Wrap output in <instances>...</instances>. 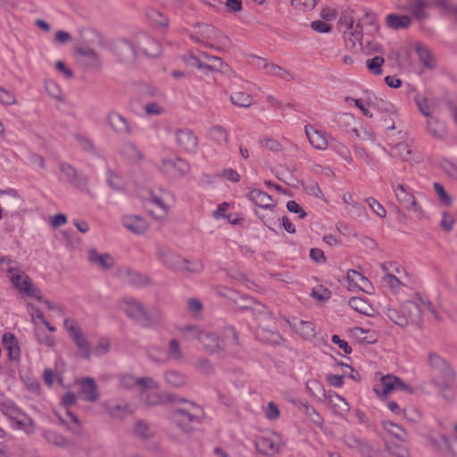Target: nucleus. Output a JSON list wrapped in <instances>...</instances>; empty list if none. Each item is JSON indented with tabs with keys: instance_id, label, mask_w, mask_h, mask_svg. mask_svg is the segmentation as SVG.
<instances>
[{
	"instance_id": "1",
	"label": "nucleus",
	"mask_w": 457,
	"mask_h": 457,
	"mask_svg": "<svg viewBox=\"0 0 457 457\" xmlns=\"http://www.w3.org/2000/svg\"><path fill=\"white\" fill-rule=\"evenodd\" d=\"M176 402L186 406L174 409L170 413L171 421L184 433L190 434L202 424L204 415V409L195 402L177 397Z\"/></svg>"
},
{
	"instance_id": "2",
	"label": "nucleus",
	"mask_w": 457,
	"mask_h": 457,
	"mask_svg": "<svg viewBox=\"0 0 457 457\" xmlns=\"http://www.w3.org/2000/svg\"><path fill=\"white\" fill-rule=\"evenodd\" d=\"M12 262L7 261L8 277L13 287L27 296L41 300L40 290L33 284L31 279L24 272L17 270L12 266Z\"/></svg>"
},
{
	"instance_id": "3",
	"label": "nucleus",
	"mask_w": 457,
	"mask_h": 457,
	"mask_svg": "<svg viewBox=\"0 0 457 457\" xmlns=\"http://www.w3.org/2000/svg\"><path fill=\"white\" fill-rule=\"evenodd\" d=\"M1 412L12 420L16 429L29 434L34 431L33 420L24 413L12 401L5 400L0 403Z\"/></svg>"
},
{
	"instance_id": "4",
	"label": "nucleus",
	"mask_w": 457,
	"mask_h": 457,
	"mask_svg": "<svg viewBox=\"0 0 457 457\" xmlns=\"http://www.w3.org/2000/svg\"><path fill=\"white\" fill-rule=\"evenodd\" d=\"M64 328L74 341L79 354L86 360H89L92 350L88 339L82 333L77 321L72 319H65L63 321Z\"/></svg>"
},
{
	"instance_id": "5",
	"label": "nucleus",
	"mask_w": 457,
	"mask_h": 457,
	"mask_svg": "<svg viewBox=\"0 0 457 457\" xmlns=\"http://www.w3.org/2000/svg\"><path fill=\"white\" fill-rule=\"evenodd\" d=\"M254 445L260 453L266 456H274L279 453L282 447V438L279 434L270 432L258 436L254 440Z\"/></svg>"
},
{
	"instance_id": "6",
	"label": "nucleus",
	"mask_w": 457,
	"mask_h": 457,
	"mask_svg": "<svg viewBox=\"0 0 457 457\" xmlns=\"http://www.w3.org/2000/svg\"><path fill=\"white\" fill-rule=\"evenodd\" d=\"M392 187L399 204L414 212L417 217L422 216V209L418 205L413 191L410 187L404 184H392Z\"/></svg>"
},
{
	"instance_id": "7",
	"label": "nucleus",
	"mask_w": 457,
	"mask_h": 457,
	"mask_svg": "<svg viewBox=\"0 0 457 457\" xmlns=\"http://www.w3.org/2000/svg\"><path fill=\"white\" fill-rule=\"evenodd\" d=\"M392 391H405L412 393L411 386L404 383L401 378L393 375H386L381 378L380 383L375 385L374 392L378 396H386Z\"/></svg>"
},
{
	"instance_id": "8",
	"label": "nucleus",
	"mask_w": 457,
	"mask_h": 457,
	"mask_svg": "<svg viewBox=\"0 0 457 457\" xmlns=\"http://www.w3.org/2000/svg\"><path fill=\"white\" fill-rule=\"evenodd\" d=\"M148 357L155 361L165 363L169 361H172L175 362H182L184 361L185 355L180 346L179 342L177 339H170L168 342L167 349L164 353H161V356L155 358L153 352L148 353Z\"/></svg>"
},
{
	"instance_id": "9",
	"label": "nucleus",
	"mask_w": 457,
	"mask_h": 457,
	"mask_svg": "<svg viewBox=\"0 0 457 457\" xmlns=\"http://www.w3.org/2000/svg\"><path fill=\"white\" fill-rule=\"evenodd\" d=\"M105 121L111 129L118 136L129 137L133 133L129 120L118 112L110 111L106 114Z\"/></svg>"
},
{
	"instance_id": "10",
	"label": "nucleus",
	"mask_w": 457,
	"mask_h": 457,
	"mask_svg": "<svg viewBox=\"0 0 457 457\" xmlns=\"http://www.w3.org/2000/svg\"><path fill=\"white\" fill-rule=\"evenodd\" d=\"M162 172L172 178L187 175L190 170L189 164L181 158L162 159L159 166Z\"/></svg>"
},
{
	"instance_id": "11",
	"label": "nucleus",
	"mask_w": 457,
	"mask_h": 457,
	"mask_svg": "<svg viewBox=\"0 0 457 457\" xmlns=\"http://www.w3.org/2000/svg\"><path fill=\"white\" fill-rule=\"evenodd\" d=\"M157 254L159 261L165 267L175 271H182L185 264L188 263L187 259L182 258L180 255L164 246H159L157 248Z\"/></svg>"
},
{
	"instance_id": "12",
	"label": "nucleus",
	"mask_w": 457,
	"mask_h": 457,
	"mask_svg": "<svg viewBox=\"0 0 457 457\" xmlns=\"http://www.w3.org/2000/svg\"><path fill=\"white\" fill-rule=\"evenodd\" d=\"M428 358L430 367L438 372L445 386L453 381L455 374L445 360L434 352H429Z\"/></svg>"
},
{
	"instance_id": "13",
	"label": "nucleus",
	"mask_w": 457,
	"mask_h": 457,
	"mask_svg": "<svg viewBox=\"0 0 457 457\" xmlns=\"http://www.w3.org/2000/svg\"><path fill=\"white\" fill-rule=\"evenodd\" d=\"M113 54L124 63H133L137 55L135 46L128 40L119 39L112 46Z\"/></svg>"
},
{
	"instance_id": "14",
	"label": "nucleus",
	"mask_w": 457,
	"mask_h": 457,
	"mask_svg": "<svg viewBox=\"0 0 457 457\" xmlns=\"http://www.w3.org/2000/svg\"><path fill=\"white\" fill-rule=\"evenodd\" d=\"M402 313L407 320V326L409 324H415L420 326L422 323V312L420 304L415 299L405 301L401 305Z\"/></svg>"
},
{
	"instance_id": "15",
	"label": "nucleus",
	"mask_w": 457,
	"mask_h": 457,
	"mask_svg": "<svg viewBox=\"0 0 457 457\" xmlns=\"http://www.w3.org/2000/svg\"><path fill=\"white\" fill-rule=\"evenodd\" d=\"M137 45L145 56L157 57L161 54V45L147 34L141 33L137 37Z\"/></svg>"
},
{
	"instance_id": "16",
	"label": "nucleus",
	"mask_w": 457,
	"mask_h": 457,
	"mask_svg": "<svg viewBox=\"0 0 457 457\" xmlns=\"http://www.w3.org/2000/svg\"><path fill=\"white\" fill-rule=\"evenodd\" d=\"M123 309L124 312L129 316L131 319L145 324L149 321V318L146 311L143 307V305L133 298H125L123 301Z\"/></svg>"
},
{
	"instance_id": "17",
	"label": "nucleus",
	"mask_w": 457,
	"mask_h": 457,
	"mask_svg": "<svg viewBox=\"0 0 457 457\" xmlns=\"http://www.w3.org/2000/svg\"><path fill=\"white\" fill-rule=\"evenodd\" d=\"M304 132L310 144L318 150H325L328 148L331 136L314 129L312 125L304 127Z\"/></svg>"
},
{
	"instance_id": "18",
	"label": "nucleus",
	"mask_w": 457,
	"mask_h": 457,
	"mask_svg": "<svg viewBox=\"0 0 457 457\" xmlns=\"http://www.w3.org/2000/svg\"><path fill=\"white\" fill-rule=\"evenodd\" d=\"M80 387L79 393L82 395V399L86 402L96 403L100 398L98 386L96 380L91 377L83 378L78 380Z\"/></svg>"
},
{
	"instance_id": "19",
	"label": "nucleus",
	"mask_w": 457,
	"mask_h": 457,
	"mask_svg": "<svg viewBox=\"0 0 457 457\" xmlns=\"http://www.w3.org/2000/svg\"><path fill=\"white\" fill-rule=\"evenodd\" d=\"M176 142L185 152L194 153L198 145L197 137L188 129H180L176 131Z\"/></svg>"
},
{
	"instance_id": "20",
	"label": "nucleus",
	"mask_w": 457,
	"mask_h": 457,
	"mask_svg": "<svg viewBox=\"0 0 457 457\" xmlns=\"http://www.w3.org/2000/svg\"><path fill=\"white\" fill-rule=\"evenodd\" d=\"M247 197L256 206L264 210H270L271 214H273V209L275 208L274 201L266 192L259 189H253L248 193Z\"/></svg>"
},
{
	"instance_id": "21",
	"label": "nucleus",
	"mask_w": 457,
	"mask_h": 457,
	"mask_svg": "<svg viewBox=\"0 0 457 457\" xmlns=\"http://www.w3.org/2000/svg\"><path fill=\"white\" fill-rule=\"evenodd\" d=\"M428 445L433 450H436L438 453H440L445 456H455L456 455V453L454 452L447 436L441 435L439 438L429 436L428 437Z\"/></svg>"
},
{
	"instance_id": "22",
	"label": "nucleus",
	"mask_w": 457,
	"mask_h": 457,
	"mask_svg": "<svg viewBox=\"0 0 457 457\" xmlns=\"http://www.w3.org/2000/svg\"><path fill=\"white\" fill-rule=\"evenodd\" d=\"M199 342L211 353H218L224 348L223 340L211 331H204Z\"/></svg>"
},
{
	"instance_id": "23",
	"label": "nucleus",
	"mask_w": 457,
	"mask_h": 457,
	"mask_svg": "<svg viewBox=\"0 0 457 457\" xmlns=\"http://www.w3.org/2000/svg\"><path fill=\"white\" fill-rule=\"evenodd\" d=\"M2 341L4 349L8 352L9 361L18 362L21 358V349L19 343L13 334H4Z\"/></svg>"
},
{
	"instance_id": "24",
	"label": "nucleus",
	"mask_w": 457,
	"mask_h": 457,
	"mask_svg": "<svg viewBox=\"0 0 457 457\" xmlns=\"http://www.w3.org/2000/svg\"><path fill=\"white\" fill-rule=\"evenodd\" d=\"M76 54L79 56L80 62L87 67L95 68L100 64L97 54L89 47H77Z\"/></svg>"
},
{
	"instance_id": "25",
	"label": "nucleus",
	"mask_w": 457,
	"mask_h": 457,
	"mask_svg": "<svg viewBox=\"0 0 457 457\" xmlns=\"http://www.w3.org/2000/svg\"><path fill=\"white\" fill-rule=\"evenodd\" d=\"M367 105L374 108L375 110L386 114H395V106L388 101L377 97L376 96H371L369 94L367 98Z\"/></svg>"
},
{
	"instance_id": "26",
	"label": "nucleus",
	"mask_w": 457,
	"mask_h": 457,
	"mask_svg": "<svg viewBox=\"0 0 457 457\" xmlns=\"http://www.w3.org/2000/svg\"><path fill=\"white\" fill-rule=\"evenodd\" d=\"M431 5L432 3L427 2L425 0H412L409 4L407 10L412 13L414 18L422 21L428 17L427 10Z\"/></svg>"
},
{
	"instance_id": "27",
	"label": "nucleus",
	"mask_w": 457,
	"mask_h": 457,
	"mask_svg": "<svg viewBox=\"0 0 457 457\" xmlns=\"http://www.w3.org/2000/svg\"><path fill=\"white\" fill-rule=\"evenodd\" d=\"M88 260L92 264L97 265L104 270H109L114 265V260L110 254H99L96 249H90L88 251Z\"/></svg>"
},
{
	"instance_id": "28",
	"label": "nucleus",
	"mask_w": 457,
	"mask_h": 457,
	"mask_svg": "<svg viewBox=\"0 0 457 457\" xmlns=\"http://www.w3.org/2000/svg\"><path fill=\"white\" fill-rule=\"evenodd\" d=\"M119 277L135 287H139L146 283V278L145 276L126 267L119 270Z\"/></svg>"
},
{
	"instance_id": "29",
	"label": "nucleus",
	"mask_w": 457,
	"mask_h": 457,
	"mask_svg": "<svg viewBox=\"0 0 457 457\" xmlns=\"http://www.w3.org/2000/svg\"><path fill=\"white\" fill-rule=\"evenodd\" d=\"M427 129L428 133L435 138L442 139L447 134L445 124L436 119V117L430 116L427 120Z\"/></svg>"
},
{
	"instance_id": "30",
	"label": "nucleus",
	"mask_w": 457,
	"mask_h": 457,
	"mask_svg": "<svg viewBox=\"0 0 457 457\" xmlns=\"http://www.w3.org/2000/svg\"><path fill=\"white\" fill-rule=\"evenodd\" d=\"M386 25L392 29H407L411 24V19L408 15L390 13L386 17Z\"/></svg>"
},
{
	"instance_id": "31",
	"label": "nucleus",
	"mask_w": 457,
	"mask_h": 457,
	"mask_svg": "<svg viewBox=\"0 0 457 457\" xmlns=\"http://www.w3.org/2000/svg\"><path fill=\"white\" fill-rule=\"evenodd\" d=\"M123 224L129 230L137 234H142L147 229L146 221L136 215L125 217Z\"/></svg>"
},
{
	"instance_id": "32",
	"label": "nucleus",
	"mask_w": 457,
	"mask_h": 457,
	"mask_svg": "<svg viewBox=\"0 0 457 457\" xmlns=\"http://www.w3.org/2000/svg\"><path fill=\"white\" fill-rule=\"evenodd\" d=\"M344 443L349 448L357 450L360 453H368L370 450V444L353 434H348L344 436Z\"/></svg>"
},
{
	"instance_id": "33",
	"label": "nucleus",
	"mask_w": 457,
	"mask_h": 457,
	"mask_svg": "<svg viewBox=\"0 0 457 457\" xmlns=\"http://www.w3.org/2000/svg\"><path fill=\"white\" fill-rule=\"evenodd\" d=\"M343 35L348 46L350 45L351 47H353L356 42L362 45L363 29L360 23H357L353 29L344 30Z\"/></svg>"
},
{
	"instance_id": "34",
	"label": "nucleus",
	"mask_w": 457,
	"mask_h": 457,
	"mask_svg": "<svg viewBox=\"0 0 457 457\" xmlns=\"http://www.w3.org/2000/svg\"><path fill=\"white\" fill-rule=\"evenodd\" d=\"M105 406L109 415L112 418L121 419L131 412L130 405L125 402L119 403L108 402Z\"/></svg>"
},
{
	"instance_id": "35",
	"label": "nucleus",
	"mask_w": 457,
	"mask_h": 457,
	"mask_svg": "<svg viewBox=\"0 0 457 457\" xmlns=\"http://www.w3.org/2000/svg\"><path fill=\"white\" fill-rule=\"evenodd\" d=\"M385 452L387 457H411L409 449L396 442H387Z\"/></svg>"
},
{
	"instance_id": "36",
	"label": "nucleus",
	"mask_w": 457,
	"mask_h": 457,
	"mask_svg": "<svg viewBox=\"0 0 457 457\" xmlns=\"http://www.w3.org/2000/svg\"><path fill=\"white\" fill-rule=\"evenodd\" d=\"M176 400L177 396L171 394L151 393L146 395L145 403L147 405H159L170 402H176Z\"/></svg>"
},
{
	"instance_id": "37",
	"label": "nucleus",
	"mask_w": 457,
	"mask_h": 457,
	"mask_svg": "<svg viewBox=\"0 0 457 457\" xmlns=\"http://www.w3.org/2000/svg\"><path fill=\"white\" fill-rule=\"evenodd\" d=\"M291 325L303 338L308 339L315 336L313 324L310 321L295 320Z\"/></svg>"
},
{
	"instance_id": "38",
	"label": "nucleus",
	"mask_w": 457,
	"mask_h": 457,
	"mask_svg": "<svg viewBox=\"0 0 457 457\" xmlns=\"http://www.w3.org/2000/svg\"><path fill=\"white\" fill-rule=\"evenodd\" d=\"M346 278L349 283V289L351 290L362 288L369 283L368 279L363 275L353 270H348Z\"/></svg>"
},
{
	"instance_id": "39",
	"label": "nucleus",
	"mask_w": 457,
	"mask_h": 457,
	"mask_svg": "<svg viewBox=\"0 0 457 457\" xmlns=\"http://www.w3.org/2000/svg\"><path fill=\"white\" fill-rule=\"evenodd\" d=\"M154 433V427L143 420L137 421L135 425L134 435L143 440L151 438Z\"/></svg>"
},
{
	"instance_id": "40",
	"label": "nucleus",
	"mask_w": 457,
	"mask_h": 457,
	"mask_svg": "<svg viewBox=\"0 0 457 457\" xmlns=\"http://www.w3.org/2000/svg\"><path fill=\"white\" fill-rule=\"evenodd\" d=\"M348 303H349V306L353 310H354L361 314L370 315L372 307L364 299H362L361 297H352L349 299Z\"/></svg>"
},
{
	"instance_id": "41",
	"label": "nucleus",
	"mask_w": 457,
	"mask_h": 457,
	"mask_svg": "<svg viewBox=\"0 0 457 457\" xmlns=\"http://www.w3.org/2000/svg\"><path fill=\"white\" fill-rule=\"evenodd\" d=\"M43 437L47 443L58 447H65L68 444L67 439L62 435L54 430L44 431Z\"/></svg>"
},
{
	"instance_id": "42",
	"label": "nucleus",
	"mask_w": 457,
	"mask_h": 457,
	"mask_svg": "<svg viewBox=\"0 0 457 457\" xmlns=\"http://www.w3.org/2000/svg\"><path fill=\"white\" fill-rule=\"evenodd\" d=\"M385 314L388 317V319L394 322L395 324L398 325L401 328L407 327V320L402 313V309L399 310L392 308V307H386L385 309Z\"/></svg>"
},
{
	"instance_id": "43",
	"label": "nucleus",
	"mask_w": 457,
	"mask_h": 457,
	"mask_svg": "<svg viewBox=\"0 0 457 457\" xmlns=\"http://www.w3.org/2000/svg\"><path fill=\"white\" fill-rule=\"evenodd\" d=\"M328 147L337 152L344 160L351 163L353 159L349 149L341 142L331 137Z\"/></svg>"
},
{
	"instance_id": "44",
	"label": "nucleus",
	"mask_w": 457,
	"mask_h": 457,
	"mask_svg": "<svg viewBox=\"0 0 457 457\" xmlns=\"http://www.w3.org/2000/svg\"><path fill=\"white\" fill-rule=\"evenodd\" d=\"M179 331L187 340L197 339L200 341L204 330H201L199 327L195 325L182 326L179 328Z\"/></svg>"
},
{
	"instance_id": "45",
	"label": "nucleus",
	"mask_w": 457,
	"mask_h": 457,
	"mask_svg": "<svg viewBox=\"0 0 457 457\" xmlns=\"http://www.w3.org/2000/svg\"><path fill=\"white\" fill-rule=\"evenodd\" d=\"M383 428L387 432H389L392 436H394L395 437L399 439L400 441H402V442L408 441V437L409 436H408V434L406 433V431L403 430L398 425L395 424L394 422H392V421H385L383 423Z\"/></svg>"
},
{
	"instance_id": "46",
	"label": "nucleus",
	"mask_w": 457,
	"mask_h": 457,
	"mask_svg": "<svg viewBox=\"0 0 457 457\" xmlns=\"http://www.w3.org/2000/svg\"><path fill=\"white\" fill-rule=\"evenodd\" d=\"M166 382L174 387H180L186 385L187 378L176 370H169L165 373Z\"/></svg>"
},
{
	"instance_id": "47",
	"label": "nucleus",
	"mask_w": 457,
	"mask_h": 457,
	"mask_svg": "<svg viewBox=\"0 0 457 457\" xmlns=\"http://www.w3.org/2000/svg\"><path fill=\"white\" fill-rule=\"evenodd\" d=\"M252 96L245 92H236L230 96L231 103L238 107H249L252 104Z\"/></svg>"
},
{
	"instance_id": "48",
	"label": "nucleus",
	"mask_w": 457,
	"mask_h": 457,
	"mask_svg": "<svg viewBox=\"0 0 457 457\" xmlns=\"http://www.w3.org/2000/svg\"><path fill=\"white\" fill-rule=\"evenodd\" d=\"M74 137L79 146L85 152L89 153L91 154H97V149L90 138L81 134H77L74 136Z\"/></svg>"
},
{
	"instance_id": "49",
	"label": "nucleus",
	"mask_w": 457,
	"mask_h": 457,
	"mask_svg": "<svg viewBox=\"0 0 457 457\" xmlns=\"http://www.w3.org/2000/svg\"><path fill=\"white\" fill-rule=\"evenodd\" d=\"M210 137L220 145H228V136L227 131L220 126H214L210 129Z\"/></svg>"
},
{
	"instance_id": "50",
	"label": "nucleus",
	"mask_w": 457,
	"mask_h": 457,
	"mask_svg": "<svg viewBox=\"0 0 457 457\" xmlns=\"http://www.w3.org/2000/svg\"><path fill=\"white\" fill-rule=\"evenodd\" d=\"M364 28L368 35H373L378 31L379 25L374 14L367 12L364 16Z\"/></svg>"
},
{
	"instance_id": "51",
	"label": "nucleus",
	"mask_w": 457,
	"mask_h": 457,
	"mask_svg": "<svg viewBox=\"0 0 457 457\" xmlns=\"http://www.w3.org/2000/svg\"><path fill=\"white\" fill-rule=\"evenodd\" d=\"M434 4L443 10V12L457 21V5L453 4L446 0H436Z\"/></svg>"
},
{
	"instance_id": "52",
	"label": "nucleus",
	"mask_w": 457,
	"mask_h": 457,
	"mask_svg": "<svg viewBox=\"0 0 457 457\" xmlns=\"http://www.w3.org/2000/svg\"><path fill=\"white\" fill-rule=\"evenodd\" d=\"M328 400L330 403H332L334 406L338 408V411L340 412H347L350 410V406L348 403L345 401L344 397L337 395V393H329L328 394Z\"/></svg>"
},
{
	"instance_id": "53",
	"label": "nucleus",
	"mask_w": 457,
	"mask_h": 457,
	"mask_svg": "<svg viewBox=\"0 0 457 457\" xmlns=\"http://www.w3.org/2000/svg\"><path fill=\"white\" fill-rule=\"evenodd\" d=\"M416 51L422 63L428 68H433L435 63L431 58L430 53L427 47L418 44L416 46Z\"/></svg>"
},
{
	"instance_id": "54",
	"label": "nucleus",
	"mask_w": 457,
	"mask_h": 457,
	"mask_svg": "<svg viewBox=\"0 0 457 457\" xmlns=\"http://www.w3.org/2000/svg\"><path fill=\"white\" fill-rule=\"evenodd\" d=\"M245 300L248 302V304L242 306V308L252 311L253 314L266 315L268 313V310L265 305L256 303L250 297H246Z\"/></svg>"
},
{
	"instance_id": "55",
	"label": "nucleus",
	"mask_w": 457,
	"mask_h": 457,
	"mask_svg": "<svg viewBox=\"0 0 457 457\" xmlns=\"http://www.w3.org/2000/svg\"><path fill=\"white\" fill-rule=\"evenodd\" d=\"M382 282L384 286L388 287V288L395 293L398 292L403 286V283L400 281V279L392 273L386 274L382 278Z\"/></svg>"
},
{
	"instance_id": "56",
	"label": "nucleus",
	"mask_w": 457,
	"mask_h": 457,
	"mask_svg": "<svg viewBox=\"0 0 457 457\" xmlns=\"http://www.w3.org/2000/svg\"><path fill=\"white\" fill-rule=\"evenodd\" d=\"M440 167L450 178L457 179V162L444 158L440 161Z\"/></svg>"
},
{
	"instance_id": "57",
	"label": "nucleus",
	"mask_w": 457,
	"mask_h": 457,
	"mask_svg": "<svg viewBox=\"0 0 457 457\" xmlns=\"http://www.w3.org/2000/svg\"><path fill=\"white\" fill-rule=\"evenodd\" d=\"M195 369L204 375H211L214 371L212 362L206 358L199 359L195 364Z\"/></svg>"
},
{
	"instance_id": "58",
	"label": "nucleus",
	"mask_w": 457,
	"mask_h": 457,
	"mask_svg": "<svg viewBox=\"0 0 457 457\" xmlns=\"http://www.w3.org/2000/svg\"><path fill=\"white\" fill-rule=\"evenodd\" d=\"M385 60L382 56H375L372 59H369L366 62L367 68L374 74L379 75L382 73V65Z\"/></svg>"
},
{
	"instance_id": "59",
	"label": "nucleus",
	"mask_w": 457,
	"mask_h": 457,
	"mask_svg": "<svg viewBox=\"0 0 457 457\" xmlns=\"http://www.w3.org/2000/svg\"><path fill=\"white\" fill-rule=\"evenodd\" d=\"M137 379L130 373H121L118 375L119 384L121 387L129 389L137 386Z\"/></svg>"
},
{
	"instance_id": "60",
	"label": "nucleus",
	"mask_w": 457,
	"mask_h": 457,
	"mask_svg": "<svg viewBox=\"0 0 457 457\" xmlns=\"http://www.w3.org/2000/svg\"><path fill=\"white\" fill-rule=\"evenodd\" d=\"M354 331L355 335L365 343L373 344L378 340L375 332H370V330L362 328H355Z\"/></svg>"
},
{
	"instance_id": "61",
	"label": "nucleus",
	"mask_w": 457,
	"mask_h": 457,
	"mask_svg": "<svg viewBox=\"0 0 457 457\" xmlns=\"http://www.w3.org/2000/svg\"><path fill=\"white\" fill-rule=\"evenodd\" d=\"M107 183L114 190H121L123 188L121 178L112 170L107 171Z\"/></svg>"
},
{
	"instance_id": "62",
	"label": "nucleus",
	"mask_w": 457,
	"mask_h": 457,
	"mask_svg": "<svg viewBox=\"0 0 457 457\" xmlns=\"http://www.w3.org/2000/svg\"><path fill=\"white\" fill-rule=\"evenodd\" d=\"M73 186L78 187L79 190L86 192L87 194L90 193L88 185H89V179L87 176L79 174L78 172V176L71 182Z\"/></svg>"
},
{
	"instance_id": "63",
	"label": "nucleus",
	"mask_w": 457,
	"mask_h": 457,
	"mask_svg": "<svg viewBox=\"0 0 457 457\" xmlns=\"http://www.w3.org/2000/svg\"><path fill=\"white\" fill-rule=\"evenodd\" d=\"M111 348L110 340L106 337L100 338L97 345L92 351V353L97 356H102L106 354Z\"/></svg>"
},
{
	"instance_id": "64",
	"label": "nucleus",
	"mask_w": 457,
	"mask_h": 457,
	"mask_svg": "<svg viewBox=\"0 0 457 457\" xmlns=\"http://www.w3.org/2000/svg\"><path fill=\"white\" fill-rule=\"evenodd\" d=\"M303 189L309 195H312L318 198H321L323 196L322 191L320 188L319 185L315 181H307L303 183Z\"/></svg>"
}]
</instances>
